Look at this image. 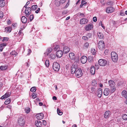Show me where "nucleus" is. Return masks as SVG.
Masks as SVG:
<instances>
[{"instance_id":"bb28decb","label":"nucleus","mask_w":127,"mask_h":127,"mask_svg":"<svg viewBox=\"0 0 127 127\" xmlns=\"http://www.w3.org/2000/svg\"><path fill=\"white\" fill-rule=\"evenodd\" d=\"M92 85L94 86H96L97 85V81L95 79L93 80L92 81Z\"/></svg>"},{"instance_id":"c756f323","label":"nucleus","mask_w":127,"mask_h":127,"mask_svg":"<svg viewBox=\"0 0 127 127\" xmlns=\"http://www.w3.org/2000/svg\"><path fill=\"white\" fill-rule=\"evenodd\" d=\"M5 4V1L0 0V7H4Z\"/></svg>"},{"instance_id":"20e7f679","label":"nucleus","mask_w":127,"mask_h":127,"mask_svg":"<svg viewBox=\"0 0 127 127\" xmlns=\"http://www.w3.org/2000/svg\"><path fill=\"white\" fill-rule=\"evenodd\" d=\"M60 66V65L58 63L55 62L53 64V68L55 71H58L59 70Z\"/></svg>"},{"instance_id":"58836bf2","label":"nucleus","mask_w":127,"mask_h":127,"mask_svg":"<svg viewBox=\"0 0 127 127\" xmlns=\"http://www.w3.org/2000/svg\"><path fill=\"white\" fill-rule=\"evenodd\" d=\"M123 119L125 120H127V115L126 114H123L122 116Z\"/></svg>"},{"instance_id":"680f3d73","label":"nucleus","mask_w":127,"mask_h":127,"mask_svg":"<svg viewBox=\"0 0 127 127\" xmlns=\"http://www.w3.org/2000/svg\"><path fill=\"white\" fill-rule=\"evenodd\" d=\"M59 1L60 2L61 4L64 3L65 2V0H61Z\"/></svg>"},{"instance_id":"7c9ffc66","label":"nucleus","mask_w":127,"mask_h":127,"mask_svg":"<svg viewBox=\"0 0 127 127\" xmlns=\"http://www.w3.org/2000/svg\"><path fill=\"white\" fill-rule=\"evenodd\" d=\"M98 36L100 39L103 38L104 36L103 34L100 32H98L97 33Z\"/></svg>"},{"instance_id":"de8ad7c7","label":"nucleus","mask_w":127,"mask_h":127,"mask_svg":"<svg viewBox=\"0 0 127 127\" xmlns=\"http://www.w3.org/2000/svg\"><path fill=\"white\" fill-rule=\"evenodd\" d=\"M32 97L33 98H35L37 97L36 94L35 93H33L32 95Z\"/></svg>"},{"instance_id":"a211bd4d","label":"nucleus","mask_w":127,"mask_h":127,"mask_svg":"<svg viewBox=\"0 0 127 127\" xmlns=\"http://www.w3.org/2000/svg\"><path fill=\"white\" fill-rule=\"evenodd\" d=\"M69 56L71 59L75 60V56L74 53H69Z\"/></svg>"},{"instance_id":"72a5a7b5","label":"nucleus","mask_w":127,"mask_h":127,"mask_svg":"<svg viewBox=\"0 0 127 127\" xmlns=\"http://www.w3.org/2000/svg\"><path fill=\"white\" fill-rule=\"evenodd\" d=\"M10 98H8L5 101L4 103L5 104L7 105L9 104L10 102Z\"/></svg>"},{"instance_id":"f03ea898","label":"nucleus","mask_w":127,"mask_h":127,"mask_svg":"<svg viewBox=\"0 0 127 127\" xmlns=\"http://www.w3.org/2000/svg\"><path fill=\"white\" fill-rule=\"evenodd\" d=\"M75 73L77 78L81 77L83 74L82 70L79 68H76V70Z\"/></svg>"},{"instance_id":"a18cd8bd","label":"nucleus","mask_w":127,"mask_h":127,"mask_svg":"<svg viewBox=\"0 0 127 127\" xmlns=\"http://www.w3.org/2000/svg\"><path fill=\"white\" fill-rule=\"evenodd\" d=\"M60 49L59 46V45H56L54 48V50L55 51H57Z\"/></svg>"},{"instance_id":"5fc2aeb1","label":"nucleus","mask_w":127,"mask_h":127,"mask_svg":"<svg viewBox=\"0 0 127 127\" xmlns=\"http://www.w3.org/2000/svg\"><path fill=\"white\" fill-rule=\"evenodd\" d=\"M22 34V35H23L24 34L23 33V32H22V30H20L19 31V32L18 34V36H20V35Z\"/></svg>"},{"instance_id":"052dcab7","label":"nucleus","mask_w":127,"mask_h":127,"mask_svg":"<svg viewBox=\"0 0 127 127\" xmlns=\"http://www.w3.org/2000/svg\"><path fill=\"white\" fill-rule=\"evenodd\" d=\"M93 21L94 22H96L97 21V18L96 17H94L93 19Z\"/></svg>"},{"instance_id":"dca6fc26","label":"nucleus","mask_w":127,"mask_h":127,"mask_svg":"<svg viewBox=\"0 0 127 127\" xmlns=\"http://www.w3.org/2000/svg\"><path fill=\"white\" fill-rule=\"evenodd\" d=\"M103 94L104 95L106 96H107L108 95L110 94L109 89L108 88L105 89L103 92Z\"/></svg>"},{"instance_id":"b1692460","label":"nucleus","mask_w":127,"mask_h":127,"mask_svg":"<svg viewBox=\"0 0 127 127\" xmlns=\"http://www.w3.org/2000/svg\"><path fill=\"white\" fill-rule=\"evenodd\" d=\"M122 95L123 97L126 98H127V91L126 90H124L122 92Z\"/></svg>"},{"instance_id":"e2e57ef3","label":"nucleus","mask_w":127,"mask_h":127,"mask_svg":"<svg viewBox=\"0 0 127 127\" xmlns=\"http://www.w3.org/2000/svg\"><path fill=\"white\" fill-rule=\"evenodd\" d=\"M42 123L44 126H45L46 125V121L44 120L42 121Z\"/></svg>"},{"instance_id":"774afa93","label":"nucleus","mask_w":127,"mask_h":127,"mask_svg":"<svg viewBox=\"0 0 127 127\" xmlns=\"http://www.w3.org/2000/svg\"><path fill=\"white\" fill-rule=\"evenodd\" d=\"M25 28V27L24 26L21 27L20 28V30H22L23 29H24Z\"/></svg>"},{"instance_id":"13d9d810","label":"nucleus","mask_w":127,"mask_h":127,"mask_svg":"<svg viewBox=\"0 0 127 127\" xmlns=\"http://www.w3.org/2000/svg\"><path fill=\"white\" fill-rule=\"evenodd\" d=\"M82 39L85 40H88V39L86 36H83L82 37Z\"/></svg>"},{"instance_id":"a19ab883","label":"nucleus","mask_w":127,"mask_h":127,"mask_svg":"<svg viewBox=\"0 0 127 127\" xmlns=\"http://www.w3.org/2000/svg\"><path fill=\"white\" fill-rule=\"evenodd\" d=\"M37 5H33L31 7L32 10H35L37 8Z\"/></svg>"},{"instance_id":"f8f14e48","label":"nucleus","mask_w":127,"mask_h":127,"mask_svg":"<svg viewBox=\"0 0 127 127\" xmlns=\"http://www.w3.org/2000/svg\"><path fill=\"white\" fill-rule=\"evenodd\" d=\"M70 50V48L66 46L63 47V51L64 54H66L68 53Z\"/></svg>"},{"instance_id":"0e129e2a","label":"nucleus","mask_w":127,"mask_h":127,"mask_svg":"<svg viewBox=\"0 0 127 127\" xmlns=\"http://www.w3.org/2000/svg\"><path fill=\"white\" fill-rule=\"evenodd\" d=\"M3 13H0V18H3Z\"/></svg>"},{"instance_id":"1a4fd4ad","label":"nucleus","mask_w":127,"mask_h":127,"mask_svg":"<svg viewBox=\"0 0 127 127\" xmlns=\"http://www.w3.org/2000/svg\"><path fill=\"white\" fill-rule=\"evenodd\" d=\"M115 10V9L112 7H107L106 9V12L107 13H111Z\"/></svg>"},{"instance_id":"393cba45","label":"nucleus","mask_w":127,"mask_h":127,"mask_svg":"<svg viewBox=\"0 0 127 127\" xmlns=\"http://www.w3.org/2000/svg\"><path fill=\"white\" fill-rule=\"evenodd\" d=\"M49 58L50 60H54L56 58L55 55L53 54H51L49 55Z\"/></svg>"},{"instance_id":"e433bc0d","label":"nucleus","mask_w":127,"mask_h":127,"mask_svg":"<svg viewBox=\"0 0 127 127\" xmlns=\"http://www.w3.org/2000/svg\"><path fill=\"white\" fill-rule=\"evenodd\" d=\"M57 112L58 114L60 115H61L63 114V112L61 111L59 108H57Z\"/></svg>"},{"instance_id":"6ab92c4d","label":"nucleus","mask_w":127,"mask_h":127,"mask_svg":"<svg viewBox=\"0 0 127 127\" xmlns=\"http://www.w3.org/2000/svg\"><path fill=\"white\" fill-rule=\"evenodd\" d=\"M52 51V49L50 47L48 48L46 50V52L44 53V54L47 56Z\"/></svg>"},{"instance_id":"c9c22d12","label":"nucleus","mask_w":127,"mask_h":127,"mask_svg":"<svg viewBox=\"0 0 127 127\" xmlns=\"http://www.w3.org/2000/svg\"><path fill=\"white\" fill-rule=\"evenodd\" d=\"M30 109L29 108L27 107L25 109V112L26 113H28L30 111Z\"/></svg>"},{"instance_id":"f704fd0d","label":"nucleus","mask_w":127,"mask_h":127,"mask_svg":"<svg viewBox=\"0 0 127 127\" xmlns=\"http://www.w3.org/2000/svg\"><path fill=\"white\" fill-rule=\"evenodd\" d=\"M7 66H1L0 68L1 70H5L7 69Z\"/></svg>"},{"instance_id":"603ef678","label":"nucleus","mask_w":127,"mask_h":127,"mask_svg":"<svg viewBox=\"0 0 127 127\" xmlns=\"http://www.w3.org/2000/svg\"><path fill=\"white\" fill-rule=\"evenodd\" d=\"M79 14L81 17H85V15L83 13H79Z\"/></svg>"},{"instance_id":"4d7b16f0","label":"nucleus","mask_w":127,"mask_h":127,"mask_svg":"<svg viewBox=\"0 0 127 127\" xmlns=\"http://www.w3.org/2000/svg\"><path fill=\"white\" fill-rule=\"evenodd\" d=\"M33 17H34L33 15H31L30 16V21H31L33 19Z\"/></svg>"},{"instance_id":"bf43d9fd","label":"nucleus","mask_w":127,"mask_h":127,"mask_svg":"<svg viewBox=\"0 0 127 127\" xmlns=\"http://www.w3.org/2000/svg\"><path fill=\"white\" fill-rule=\"evenodd\" d=\"M109 50H107V49L105 50L104 52V53L106 55H107L108 54V52H109Z\"/></svg>"},{"instance_id":"3c124183","label":"nucleus","mask_w":127,"mask_h":127,"mask_svg":"<svg viewBox=\"0 0 127 127\" xmlns=\"http://www.w3.org/2000/svg\"><path fill=\"white\" fill-rule=\"evenodd\" d=\"M95 91V88H91V93H94Z\"/></svg>"},{"instance_id":"cd10ccee","label":"nucleus","mask_w":127,"mask_h":127,"mask_svg":"<svg viewBox=\"0 0 127 127\" xmlns=\"http://www.w3.org/2000/svg\"><path fill=\"white\" fill-rule=\"evenodd\" d=\"M21 20L23 23H25L27 22V20L26 17L25 16H23L21 18Z\"/></svg>"},{"instance_id":"473e14b6","label":"nucleus","mask_w":127,"mask_h":127,"mask_svg":"<svg viewBox=\"0 0 127 127\" xmlns=\"http://www.w3.org/2000/svg\"><path fill=\"white\" fill-rule=\"evenodd\" d=\"M110 94L111 93H113L116 90V88L115 87H114L113 88H110Z\"/></svg>"},{"instance_id":"c03bdc74","label":"nucleus","mask_w":127,"mask_h":127,"mask_svg":"<svg viewBox=\"0 0 127 127\" xmlns=\"http://www.w3.org/2000/svg\"><path fill=\"white\" fill-rule=\"evenodd\" d=\"M91 52L93 55H95L96 53V51L95 49H91Z\"/></svg>"},{"instance_id":"ddd939ff","label":"nucleus","mask_w":127,"mask_h":127,"mask_svg":"<svg viewBox=\"0 0 127 127\" xmlns=\"http://www.w3.org/2000/svg\"><path fill=\"white\" fill-rule=\"evenodd\" d=\"M88 21V19L86 18H83L80 20V23L81 24H87Z\"/></svg>"},{"instance_id":"f3484780","label":"nucleus","mask_w":127,"mask_h":127,"mask_svg":"<svg viewBox=\"0 0 127 127\" xmlns=\"http://www.w3.org/2000/svg\"><path fill=\"white\" fill-rule=\"evenodd\" d=\"M44 117L43 114L42 113H39L37 115L36 117L38 120L42 119Z\"/></svg>"},{"instance_id":"4c0bfd02","label":"nucleus","mask_w":127,"mask_h":127,"mask_svg":"<svg viewBox=\"0 0 127 127\" xmlns=\"http://www.w3.org/2000/svg\"><path fill=\"white\" fill-rule=\"evenodd\" d=\"M36 88L35 87H33L30 89V91L32 92H35L36 91Z\"/></svg>"},{"instance_id":"9b49d317","label":"nucleus","mask_w":127,"mask_h":127,"mask_svg":"<svg viewBox=\"0 0 127 127\" xmlns=\"http://www.w3.org/2000/svg\"><path fill=\"white\" fill-rule=\"evenodd\" d=\"M63 54V51L61 50L58 51L56 53V56L60 58L62 57Z\"/></svg>"},{"instance_id":"2eb2a0df","label":"nucleus","mask_w":127,"mask_h":127,"mask_svg":"<svg viewBox=\"0 0 127 127\" xmlns=\"http://www.w3.org/2000/svg\"><path fill=\"white\" fill-rule=\"evenodd\" d=\"M81 62L82 64H85L87 62V58L85 56H83L81 58Z\"/></svg>"},{"instance_id":"864d4df0","label":"nucleus","mask_w":127,"mask_h":127,"mask_svg":"<svg viewBox=\"0 0 127 127\" xmlns=\"http://www.w3.org/2000/svg\"><path fill=\"white\" fill-rule=\"evenodd\" d=\"M7 45L6 43H2L0 45V46L3 47H4L6 46Z\"/></svg>"},{"instance_id":"79ce46f5","label":"nucleus","mask_w":127,"mask_h":127,"mask_svg":"<svg viewBox=\"0 0 127 127\" xmlns=\"http://www.w3.org/2000/svg\"><path fill=\"white\" fill-rule=\"evenodd\" d=\"M45 65L47 67L49 66V61L48 60H46L45 62Z\"/></svg>"},{"instance_id":"9d476101","label":"nucleus","mask_w":127,"mask_h":127,"mask_svg":"<svg viewBox=\"0 0 127 127\" xmlns=\"http://www.w3.org/2000/svg\"><path fill=\"white\" fill-rule=\"evenodd\" d=\"M35 125L38 127H40L42 125V121H40L39 120H37L35 121Z\"/></svg>"},{"instance_id":"6e6d98bb","label":"nucleus","mask_w":127,"mask_h":127,"mask_svg":"<svg viewBox=\"0 0 127 127\" xmlns=\"http://www.w3.org/2000/svg\"><path fill=\"white\" fill-rule=\"evenodd\" d=\"M91 33H88L86 37H87L88 38H88H90V37H91Z\"/></svg>"},{"instance_id":"8fccbe9b","label":"nucleus","mask_w":127,"mask_h":127,"mask_svg":"<svg viewBox=\"0 0 127 127\" xmlns=\"http://www.w3.org/2000/svg\"><path fill=\"white\" fill-rule=\"evenodd\" d=\"M84 46L85 47L87 48H88L89 46V43L88 42L84 44Z\"/></svg>"},{"instance_id":"f257e3e1","label":"nucleus","mask_w":127,"mask_h":127,"mask_svg":"<svg viewBox=\"0 0 127 127\" xmlns=\"http://www.w3.org/2000/svg\"><path fill=\"white\" fill-rule=\"evenodd\" d=\"M111 58L114 62H116L118 60V56L117 54L114 52H112L111 53Z\"/></svg>"},{"instance_id":"ea45409f","label":"nucleus","mask_w":127,"mask_h":127,"mask_svg":"<svg viewBox=\"0 0 127 127\" xmlns=\"http://www.w3.org/2000/svg\"><path fill=\"white\" fill-rule=\"evenodd\" d=\"M5 29L8 32H10L11 31V28L10 27H7L5 28Z\"/></svg>"},{"instance_id":"39448f33","label":"nucleus","mask_w":127,"mask_h":127,"mask_svg":"<svg viewBox=\"0 0 127 127\" xmlns=\"http://www.w3.org/2000/svg\"><path fill=\"white\" fill-rule=\"evenodd\" d=\"M98 63L99 64L100 66H104L106 65L107 62L106 60L101 59L99 60Z\"/></svg>"},{"instance_id":"423d86ee","label":"nucleus","mask_w":127,"mask_h":127,"mask_svg":"<svg viewBox=\"0 0 127 127\" xmlns=\"http://www.w3.org/2000/svg\"><path fill=\"white\" fill-rule=\"evenodd\" d=\"M105 45L104 41L102 40L100 41L98 44V47L101 50L105 47Z\"/></svg>"},{"instance_id":"5701e85b","label":"nucleus","mask_w":127,"mask_h":127,"mask_svg":"<svg viewBox=\"0 0 127 127\" xmlns=\"http://www.w3.org/2000/svg\"><path fill=\"white\" fill-rule=\"evenodd\" d=\"M10 94H9V93L6 92L4 95L2 96L1 97V99H6L10 96Z\"/></svg>"},{"instance_id":"49530a36","label":"nucleus","mask_w":127,"mask_h":127,"mask_svg":"<svg viewBox=\"0 0 127 127\" xmlns=\"http://www.w3.org/2000/svg\"><path fill=\"white\" fill-rule=\"evenodd\" d=\"M9 38L7 37H3V39L2 40L3 42L7 41L8 40Z\"/></svg>"},{"instance_id":"4468645a","label":"nucleus","mask_w":127,"mask_h":127,"mask_svg":"<svg viewBox=\"0 0 127 127\" xmlns=\"http://www.w3.org/2000/svg\"><path fill=\"white\" fill-rule=\"evenodd\" d=\"M108 83L109 86L111 88L115 87V84L113 81L110 80L109 81Z\"/></svg>"},{"instance_id":"aec40b11","label":"nucleus","mask_w":127,"mask_h":127,"mask_svg":"<svg viewBox=\"0 0 127 127\" xmlns=\"http://www.w3.org/2000/svg\"><path fill=\"white\" fill-rule=\"evenodd\" d=\"M110 114V112L108 111H106L104 115V117L106 119L109 117Z\"/></svg>"},{"instance_id":"09e8293b","label":"nucleus","mask_w":127,"mask_h":127,"mask_svg":"<svg viewBox=\"0 0 127 127\" xmlns=\"http://www.w3.org/2000/svg\"><path fill=\"white\" fill-rule=\"evenodd\" d=\"M11 54L12 55H15V56L17 55V53L14 51H12V52L11 53Z\"/></svg>"},{"instance_id":"2f4dec72","label":"nucleus","mask_w":127,"mask_h":127,"mask_svg":"<svg viewBox=\"0 0 127 127\" xmlns=\"http://www.w3.org/2000/svg\"><path fill=\"white\" fill-rule=\"evenodd\" d=\"M55 4L56 6L58 7L61 4L60 2L58 0H55Z\"/></svg>"},{"instance_id":"338daca9","label":"nucleus","mask_w":127,"mask_h":127,"mask_svg":"<svg viewBox=\"0 0 127 127\" xmlns=\"http://www.w3.org/2000/svg\"><path fill=\"white\" fill-rule=\"evenodd\" d=\"M7 107L9 109H10L11 108V106L10 105H9L7 106Z\"/></svg>"},{"instance_id":"412c9836","label":"nucleus","mask_w":127,"mask_h":127,"mask_svg":"<svg viewBox=\"0 0 127 127\" xmlns=\"http://www.w3.org/2000/svg\"><path fill=\"white\" fill-rule=\"evenodd\" d=\"M102 91L101 88H99L97 90V96L99 97H101L102 96Z\"/></svg>"},{"instance_id":"37998d69","label":"nucleus","mask_w":127,"mask_h":127,"mask_svg":"<svg viewBox=\"0 0 127 127\" xmlns=\"http://www.w3.org/2000/svg\"><path fill=\"white\" fill-rule=\"evenodd\" d=\"M93 59V58L91 56L89 57L88 61L89 62H91Z\"/></svg>"},{"instance_id":"4be33fe9","label":"nucleus","mask_w":127,"mask_h":127,"mask_svg":"<svg viewBox=\"0 0 127 127\" xmlns=\"http://www.w3.org/2000/svg\"><path fill=\"white\" fill-rule=\"evenodd\" d=\"M76 70L75 66L72 65L71 68V72L72 74H73L75 73Z\"/></svg>"},{"instance_id":"a878e982","label":"nucleus","mask_w":127,"mask_h":127,"mask_svg":"<svg viewBox=\"0 0 127 127\" xmlns=\"http://www.w3.org/2000/svg\"><path fill=\"white\" fill-rule=\"evenodd\" d=\"M95 70L94 66H92L90 68V72L92 74H94L95 73Z\"/></svg>"},{"instance_id":"7ed1b4c3","label":"nucleus","mask_w":127,"mask_h":127,"mask_svg":"<svg viewBox=\"0 0 127 127\" xmlns=\"http://www.w3.org/2000/svg\"><path fill=\"white\" fill-rule=\"evenodd\" d=\"M25 120L23 117H21L18 118V123L19 126H23L25 124Z\"/></svg>"},{"instance_id":"6e6552de","label":"nucleus","mask_w":127,"mask_h":127,"mask_svg":"<svg viewBox=\"0 0 127 127\" xmlns=\"http://www.w3.org/2000/svg\"><path fill=\"white\" fill-rule=\"evenodd\" d=\"M93 25L92 24L90 23L86 26L85 29L86 31H90L93 28Z\"/></svg>"},{"instance_id":"c85d7f7f","label":"nucleus","mask_w":127,"mask_h":127,"mask_svg":"<svg viewBox=\"0 0 127 127\" xmlns=\"http://www.w3.org/2000/svg\"><path fill=\"white\" fill-rule=\"evenodd\" d=\"M87 3V2H86L85 0H82L81 1V3L80 5V8H82L83 7V6L86 5Z\"/></svg>"},{"instance_id":"69168bd1","label":"nucleus","mask_w":127,"mask_h":127,"mask_svg":"<svg viewBox=\"0 0 127 127\" xmlns=\"http://www.w3.org/2000/svg\"><path fill=\"white\" fill-rule=\"evenodd\" d=\"M40 10V8H38L37 10H36V11H35V12L37 13H38V12H39V11Z\"/></svg>"},{"instance_id":"0eeeda50","label":"nucleus","mask_w":127,"mask_h":127,"mask_svg":"<svg viewBox=\"0 0 127 127\" xmlns=\"http://www.w3.org/2000/svg\"><path fill=\"white\" fill-rule=\"evenodd\" d=\"M31 8L30 7H28L26 9L25 13L26 16H28L31 14Z\"/></svg>"}]
</instances>
